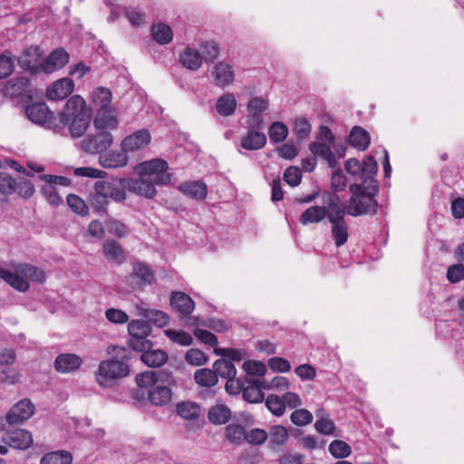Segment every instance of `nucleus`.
Here are the masks:
<instances>
[{"label":"nucleus","instance_id":"nucleus-1","mask_svg":"<svg viewBox=\"0 0 464 464\" xmlns=\"http://www.w3.org/2000/svg\"><path fill=\"white\" fill-rule=\"evenodd\" d=\"M107 353L111 358L101 362L95 372V380L100 386L104 388L112 387L119 379L127 376L130 368L126 362L130 358L128 349L121 346L108 347Z\"/></svg>","mask_w":464,"mask_h":464},{"label":"nucleus","instance_id":"nucleus-2","mask_svg":"<svg viewBox=\"0 0 464 464\" xmlns=\"http://www.w3.org/2000/svg\"><path fill=\"white\" fill-rule=\"evenodd\" d=\"M349 190L352 194L345 205V213L353 217L374 215L377 213L378 203L375 199L379 193L377 181L368 184H351Z\"/></svg>","mask_w":464,"mask_h":464},{"label":"nucleus","instance_id":"nucleus-3","mask_svg":"<svg viewBox=\"0 0 464 464\" xmlns=\"http://www.w3.org/2000/svg\"><path fill=\"white\" fill-rule=\"evenodd\" d=\"M309 150L315 158L322 159L331 168H334L337 163L334 150L339 158L345 154V149L335 143V137L327 126L320 127L316 140L310 143Z\"/></svg>","mask_w":464,"mask_h":464},{"label":"nucleus","instance_id":"nucleus-4","mask_svg":"<svg viewBox=\"0 0 464 464\" xmlns=\"http://www.w3.org/2000/svg\"><path fill=\"white\" fill-rule=\"evenodd\" d=\"M340 197L334 192H324L322 194V206L314 205L306 208L300 216L299 222L303 226L320 223L324 218L329 219V215L339 208Z\"/></svg>","mask_w":464,"mask_h":464},{"label":"nucleus","instance_id":"nucleus-5","mask_svg":"<svg viewBox=\"0 0 464 464\" xmlns=\"http://www.w3.org/2000/svg\"><path fill=\"white\" fill-rule=\"evenodd\" d=\"M168 162L161 159L141 162L137 167L138 174L153 182L154 186H165L170 182Z\"/></svg>","mask_w":464,"mask_h":464},{"label":"nucleus","instance_id":"nucleus-6","mask_svg":"<svg viewBox=\"0 0 464 464\" xmlns=\"http://www.w3.org/2000/svg\"><path fill=\"white\" fill-rule=\"evenodd\" d=\"M345 170L356 180H361L359 184H368L370 181H377L374 176L378 171V165L372 157H367L362 162L354 158L348 159L345 162Z\"/></svg>","mask_w":464,"mask_h":464},{"label":"nucleus","instance_id":"nucleus-7","mask_svg":"<svg viewBox=\"0 0 464 464\" xmlns=\"http://www.w3.org/2000/svg\"><path fill=\"white\" fill-rule=\"evenodd\" d=\"M130 334V347L135 351L142 352L152 347V343L148 339L150 333L149 324L143 320H134L128 325Z\"/></svg>","mask_w":464,"mask_h":464},{"label":"nucleus","instance_id":"nucleus-8","mask_svg":"<svg viewBox=\"0 0 464 464\" xmlns=\"http://www.w3.org/2000/svg\"><path fill=\"white\" fill-rule=\"evenodd\" d=\"M329 222L331 224V234L337 247L345 245L349 238V227L345 220V210L342 206L329 215Z\"/></svg>","mask_w":464,"mask_h":464},{"label":"nucleus","instance_id":"nucleus-9","mask_svg":"<svg viewBox=\"0 0 464 464\" xmlns=\"http://www.w3.org/2000/svg\"><path fill=\"white\" fill-rule=\"evenodd\" d=\"M68 60H18V65L32 75L49 74L63 68Z\"/></svg>","mask_w":464,"mask_h":464},{"label":"nucleus","instance_id":"nucleus-10","mask_svg":"<svg viewBox=\"0 0 464 464\" xmlns=\"http://www.w3.org/2000/svg\"><path fill=\"white\" fill-rule=\"evenodd\" d=\"M210 62L208 71L216 86L225 88L234 82L235 71L229 63L226 60H210Z\"/></svg>","mask_w":464,"mask_h":464},{"label":"nucleus","instance_id":"nucleus-11","mask_svg":"<svg viewBox=\"0 0 464 464\" xmlns=\"http://www.w3.org/2000/svg\"><path fill=\"white\" fill-rule=\"evenodd\" d=\"M113 143V137L110 131L98 130L95 135H90L82 143V149L88 153H102Z\"/></svg>","mask_w":464,"mask_h":464},{"label":"nucleus","instance_id":"nucleus-12","mask_svg":"<svg viewBox=\"0 0 464 464\" xmlns=\"http://www.w3.org/2000/svg\"><path fill=\"white\" fill-rule=\"evenodd\" d=\"M125 179H116L112 180H98L96 183L105 193L109 199L115 202H123L126 199V190L128 187Z\"/></svg>","mask_w":464,"mask_h":464},{"label":"nucleus","instance_id":"nucleus-13","mask_svg":"<svg viewBox=\"0 0 464 464\" xmlns=\"http://www.w3.org/2000/svg\"><path fill=\"white\" fill-rule=\"evenodd\" d=\"M268 107V101L262 97H255L247 102L248 111V127L251 129H262L264 127V120L262 112Z\"/></svg>","mask_w":464,"mask_h":464},{"label":"nucleus","instance_id":"nucleus-14","mask_svg":"<svg viewBox=\"0 0 464 464\" xmlns=\"http://www.w3.org/2000/svg\"><path fill=\"white\" fill-rule=\"evenodd\" d=\"M128 190L140 197L153 198L157 195L156 186L149 179L138 174V178H126Z\"/></svg>","mask_w":464,"mask_h":464},{"label":"nucleus","instance_id":"nucleus-15","mask_svg":"<svg viewBox=\"0 0 464 464\" xmlns=\"http://www.w3.org/2000/svg\"><path fill=\"white\" fill-rule=\"evenodd\" d=\"M3 442L9 447L18 450H26L33 444L31 432L24 429L7 430L2 438Z\"/></svg>","mask_w":464,"mask_h":464},{"label":"nucleus","instance_id":"nucleus-16","mask_svg":"<svg viewBox=\"0 0 464 464\" xmlns=\"http://www.w3.org/2000/svg\"><path fill=\"white\" fill-rule=\"evenodd\" d=\"M34 412V405L28 399H23L15 403L6 414L9 424H19L27 420Z\"/></svg>","mask_w":464,"mask_h":464},{"label":"nucleus","instance_id":"nucleus-17","mask_svg":"<svg viewBox=\"0 0 464 464\" xmlns=\"http://www.w3.org/2000/svg\"><path fill=\"white\" fill-rule=\"evenodd\" d=\"M150 141V134L147 130H140L127 137L121 143L125 152H134L146 147Z\"/></svg>","mask_w":464,"mask_h":464},{"label":"nucleus","instance_id":"nucleus-18","mask_svg":"<svg viewBox=\"0 0 464 464\" xmlns=\"http://www.w3.org/2000/svg\"><path fill=\"white\" fill-rule=\"evenodd\" d=\"M85 101L79 95H73L65 103L60 114V121L63 124H68L72 119L84 115Z\"/></svg>","mask_w":464,"mask_h":464},{"label":"nucleus","instance_id":"nucleus-19","mask_svg":"<svg viewBox=\"0 0 464 464\" xmlns=\"http://www.w3.org/2000/svg\"><path fill=\"white\" fill-rule=\"evenodd\" d=\"M4 95L11 98L24 99L31 97L30 82L28 79L21 77L9 81L2 90Z\"/></svg>","mask_w":464,"mask_h":464},{"label":"nucleus","instance_id":"nucleus-20","mask_svg":"<svg viewBox=\"0 0 464 464\" xmlns=\"http://www.w3.org/2000/svg\"><path fill=\"white\" fill-rule=\"evenodd\" d=\"M74 83L72 79L64 77L51 84L46 90V97L52 101L63 100L73 91Z\"/></svg>","mask_w":464,"mask_h":464},{"label":"nucleus","instance_id":"nucleus-21","mask_svg":"<svg viewBox=\"0 0 464 464\" xmlns=\"http://www.w3.org/2000/svg\"><path fill=\"white\" fill-rule=\"evenodd\" d=\"M172 382V377L161 371H146L136 376V382L140 388H153L159 382L169 384Z\"/></svg>","mask_w":464,"mask_h":464},{"label":"nucleus","instance_id":"nucleus-22","mask_svg":"<svg viewBox=\"0 0 464 464\" xmlns=\"http://www.w3.org/2000/svg\"><path fill=\"white\" fill-rule=\"evenodd\" d=\"M97 130L110 131L117 129L119 121L112 108L97 111L93 120Z\"/></svg>","mask_w":464,"mask_h":464},{"label":"nucleus","instance_id":"nucleus-23","mask_svg":"<svg viewBox=\"0 0 464 464\" xmlns=\"http://www.w3.org/2000/svg\"><path fill=\"white\" fill-rule=\"evenodd\" d=\"M82 360L79 355L74 353H61L54 362V368L57 372L67 373L74 372L80 368Z\"/></svg>","mask_w":464,"mask_h":464},{"label":"nucleus","instance_id":"nucleus-24","mask_svg":"<svg viewBox=\"0 0 464 464\" xmlns=\"http://www.w3.org/2000/svg\"><path fill=\"white\" fill-rule=\"evenodd\" d=\"M170 305L178 311L181 316H187L191 314L195 308V303L189 295L183 292H172L170 296Z\"/></svg>","mask_w":464,"mask_h":464},{"label":"nucleus","instance_id":"nucleus-25","mask_svg":"<svg viewBox=\"0 0 464 464\" xmlns=\"http://www.w3.org/2000/svg\"><path fill=\"white\" fill-rule=\"evenodd\" d=\"M28 119L37 124H44L52 118V112L44 102H35L26 107Z\"/></svg>","mask_w":464,"mask_h":464},{"label":"nucleus","instance_id":"nucleus-26","mask_svg":"<svg viewBox=\"0 0 464 464\" xmlns=\"http://www.w3.org/2000/svg\"><path fill=\"white\" fill-rule=\"evenodd\" d=\"M251 129L241 139V147L247 150H256L263 148L266 142L265 133Z\"/></svg>","mask_w":464,"mask_h":464},{"label":"nucleus","instance_id":"nucleus-27","mask_svg":"<svg viewBox=\"0 0 464 464\" xmlns=\"http://www.w3.org/2000/svg\"><path fill=\"white\" fill-rule=\"evenodd\" d=\"M179 191L184 195L196 199L202 200L207 197L208 188L202 181H188L179 185Z\"/></svg>","mask_w":464,"mask_h":464},{"label":"nucleus","instance_id":"nucleus-28","mask_svg":"<svg viewBox=\"0 0 464 464\" xmlns=\"http://www.w3.org/2000/svg\"><path fill=\"white\" fill-rule=\"evenodd\" d=\"M167 384L159 382L149 392V400L152 404L162 406L170 401L172 392Z\"/></svg>","mask_w":464,"mask_h":464},{"label":"nucleus","instance_id":"nucleus-29","mask_svg":"<svg viewBox=\"0 0 464 464\" xmlns=\"http://www.w3.org/2000/svg\"><path fill=\"white\" fill-rule=\"evenodd\" d=\"M111 92L108 88L97 87L92 93V106L96 111L111 108Z\"/></svg>","mask_w":464,"mask_h":464},{"label":"nucleus","instance_id":"nucleus-30","mask_svg":"<svg viewBox=\"0 0 464 464\" xmlns=\"http://www.w3.org/2000/svg\"><path fill=\"white\" fill-rule=\"evenodd\" d=\"M140 360L149 367L157 368L163 365L168 361V354L160 349H146L142 351Z\"/></svg>","mask_w":464,"mask_h":464},{"label":"nucleus","instance_id":"nucleus-31","mask_svg":"<svg viewBox=\"0 0 464 464\" xmlns=\"http://www.w3.org/2000/svg\"><path fill=\"white\" fill-rule=\"evenodd\" d=\"M15 271L19 273L25 280L29 279L39 284L44 283L45 280L44 271L30 264H17L15 265Z\"/></svg>","mask_w":464,"mask_h":464},{"label":"nucleus","instance_id":"nucleus-32","mask_svg":"<svg viewBox=\"0 0 464 464\" xmlns=\"http://www.w3.org/2000/svg\"><path fill=\"white\" fill-rule=\"evenodd\" d=\"M0 278L4 279L6 283L20 292H26L29 289V283L15 270L14 272L9 269L0 267Z\"/></svg>","mask_w":464,"mask_h":464},{"label":"nucleus","instance_id":"nucleus-33","mask_svg":"<svg viewBox=\"0 0 464 464\" xmlns=\"http://www.w3.org/2000/svg\"><path fill=\"white\" fill-rule=\"evenodd\" d=\"M237 106V100L233 93H225L221 95L216 102L217 111L223 117L231 116Z\"/></svg>","mask_w":464,"mask_h":464},{"label":"nucleus","instance_id":"nucleus-34","mask_svg":"<svg viewBox=\"0 0 464 464\" xmlns=\"http://www.w3.org/2000/svg\"><path fill=\"white\" fill-rule=\"evenodd\" d=\"M103 253L108 259L117 265L122 264L126 260V255L122 247L115 240H106L104 242Z\"/></svg>","mask_w":464,"mask_h":464},{"label":"nucleus","instance_id":"nucleus-35","mask_svg":"<svg viewBox=\"0 0 464 464\" xmlns=\"http://www.w3.org/2000/svg\"><path fill=\"white\" fill-rule=\"evenodd\" d=\"M128 152L111 151L110 153L101 156L100 160L104 168H121L127 165L129 158Z\"/></svg>","mask_w":464,"mask_h":464},{"label":"nucleus","instance_id":"nucleus-36","mask_svg":"<svg viewBox=\"0 0 464 464\" xmlns=\"http://www.w3.org/2000/svg\"><path fill=\"white\" fill-rule=\"evenodd\" d=\"M348 141L359 150H364L370 144V135L362 127H354L350 132Z\"/></svg>","mask_w":464,"mask_h":464},{"label":"nucleus","instance_id":"nucleus-37","mask_svg":"<svg viewBox=\"0 0 464 464\" xmlns=\"http://www.w3.org/2000/svg\"><path fill=\"white\" fill-rule=\"evenodd\" d=\"M130 277L139 279L141 285H151L155 280L153 272L141 262L134 263L133 273L130 275Z\"/></svg>","mask_w":464,"mask_h":464},{"label":"nucleus","instance_id":"nucleus-38","mask_svg":"<svg viewBox=\"0 0 464 464\" xmlns=\"http://www.w3.org/2000/svg\"><path fill=\"white\" fill-rule=\"evenodd\" d=\"M194 380L199 386L207 388L214 387L218 382L214 369L210 370L208 368L197 370L194 373Z\"/></svg>","mask_w":464,"mask_h":464},{"label":"nucleus","instance_id":"nucleus-39","mask_svg":"<svg viewBox=\"0 0 464 464\" xmlns=\"http://www.w3.org/2000/svg\"><path fill=\"white\" fill-rule=\"evenodd\" d=\"M151 35L160 44H168L172 41V29L163 23L153 24L151 27Z\"/></svg>","mask_w":464,"mask_h":464},{"label":"nucleus","instance_id":"nucleus-40","mask_svg":"<svg viewBox=\"0 0 464 464\" xmlns=\"http://www.w3.org/2000/svg\"><path fill=\"white\" fill-rule=\"evenodd\" d=\"M72 461V454L67 450H57L44 454L40 464H71Z\"/></svg>","mask_w":464,"mask_h":464},{"label":"nucleus","instance_id":"nucleus-41","mask_svg":"<svg viewBox=\"0 0 464 464\" xmlns=\"http://www.w3.org/2000/svg\"><path fill=\"white\" fill-rule=\"evenodd\" d=\"M247 385L245 387L243 385L242 393L243 398L251 403L261 402L264 398V392H261V389L258 388V385L253 382L252 377L246 379Z\"/></svg>","mask_w":464,"mask_h":464},{"label":"nucleus","instance_id":"nucleus-42","mask_svg":"<svg viewBox=\"0 0 464 464\" xmlns=\"http://www.w3.org/2000/svg\"><path fill=\"white\" fill-rule=\"evenodd\" d=\"M213 369L217 373V377L226 380L235 378L237 370L232 362L227 359H218L213 364Z\"/></svg>","mask_w":464,"mask_h":464},{"label":"nucleus","instance_id":"nucleus-43","mask_svg":"<svg viewBox=\"0 0 464 464\" xmlns=\"http://www.w3.org/2000/svg\"><path fill=\"white\" fill-rule=\"evenodd\" d=\"M316 416L318 417V420L314 423L316 431L323 435L334 434L336 429L335 424L328 415L324 414L323 409L317 411Z\"/></svg>","mask_w":464,"mask_h":464},{"label":"nucleus","instance_id":"nucleus-44","mask_svg":"<svg viewBox=\"0 0 464 464\" xmlns=\"http://www.w3.org/2000/svg\"><path fill=\"white\" fill-rule=\"evenodd\" d=\"M110 199L105 195L99 185L95 182L93 192L90 196V204L96 211H105Z\"/></svg>","mask_w":464,"mask_h":464},{"label":"nucleus","instance_id":"nucleus-45","mask_svg":"<svg viewBox=\"0 0 464 464\" xmlns=\"http://www.w3.org/2000/svg\"><path fill=\"white\" fill-rule=\"evenodd\" d=\"M178 414L186 420H195L200 414V407L192 401L180 402L177 406Z\"/></svg>","mask_w":464,"mask_h":464},{"label":"nucleus","instance_id":"nucleus-46","mask_svg":"<svg viewBox=\"0 0 464 464\" xmlns=\"http://www.w3.org/2000/svg\"><path fill=\"white\" fill-rule=\"evenodd\" d=\"M230 418V410L225 405H216L209 409L208 420L214 424L226 423Z\"/></svg>","mask_w":464,"mask_h":464},{"label":"nucleus","instance_id":"nucleus-47","mask_svg":"<svg viewBox=\"0 0 464 464\" xmlns=\"http://www.w3.org/2000/svg\"><path fill=\"white\" fill-rule=\"evenodd\" d=\"M329 452L335 459H344L351 455V446L343 440H335L329 444Z\"/></svg>","mask_w":464,"mask_h":464},{"label":"nucleus","instance_id":"nucleus-48","mask_svg":"<svg viewBox=\"0 0 464 464\" xmlns=\"http://www.w3.org/2000/svg\"><path fill=\"white\" fill-rule=\"evenodd\" d=\"M164 333L166 336L175 343L182 346H188L192 343V336L185 331L167 329Z\"/></svg>","mask_w":464,"mask_h":464},{"label":"nucleus","instance_id":"nucleus-49","mask_svg":"<svg viewBox=\"0 0 464 464\" xmlns=\"http://www.w3.org/2000/svg\"><path fill=\"white\" fill-rule=\"evenodd\" d=\"M288 134V129L286 125L280 121L272 123L269 128V138L273 142H282L285 140Z\"/></svg>","mask_w":464,"mask_h":464},{"label":"nucleus","instance_id":"nucleus-50","mask_svg":"<svg viewBox=\"0 0 464 464\" xmlns=\"http://www.w3.org/2000/svg\"><path fill=\"white\" fill-rule=\"evenodd\" d=\"M68 124L70 125V132L72 136L78 138L86 131L89 121L84 115H82L72 119Z\"/></svg>","mask_w":464,"mask_h":464},{"label":"nucleus","instance_id":"nucleus-51","mask_svg":"<svg viewBox=\"0 0 464 464\" xmlns=\"http://www.w3.org/2000/svg\"><path fill=\"white\" fill-rule=\"evenodd\" d=\"M226 437L232 443H240L245 440L246 430L243 426L232 423L226 428Z\"/></svg>","mask_w":464,"mask_h":464},{"label":"nucleus","instance_id":"nucleus-52","mask_svg":"<svg viewBox=\"0 0 464 464\" xmlns=\"http://www.w3.org/2000/svg\"><path fill=\"white\" fill-rule=\"evenodd\" d=\"M270 440L276 445H283L288 440L287 430L282 425H275L269 431Z\"/></svg>","mask_w":464,"mask_h":464},{"label":"nucleus","instance_id":"nucleus-53","mask_svg":"<svg viewBox=\"0 0 464 464\" xmlns=\"http://www.w3.org/2000/svg\"><path fill=\"white\" fill-rule=\"evenodd\" d=\"M243 369L251 377L254 375L263 376L266 372V365L258 361H246L243 363Z\"/></svg>","mask_w":464,"mask_h":464},{"label":"nucleus","instance_id":"nucleus-54","mask_svg":"<svg viewBox=\"0 0 464 464\" xmlns=\"http://www.w3.org/2000/svg\"><path fill=\"white\" fill-rule=\"evenodd\" d=\"M208 359V356L198 349H189L185 354L186 362L194 366L205 364Z\"/></svg>","mask_w":464,"mask_h":464},{"label":"nucleus","instance_id":"nucleus-55","mask_svg":"<svg viewBox=\"0 0 464 464\" xmlns=\"http://www.w3.org/2000/svg\"><path fill=\"white\" fill-rule=\"evenodd\" d=\"M268 410L276 416H282L285 412L283 399L277 395H269L266 400Z\"/></svg>","mask_w":464,"mask_h":464},{"label":"nucleus","instance_id":"nucleus-56","mask_svg":"<svg viewBox=\"0 0 464 464\" xmlns=\"http://www.w3.org/2000/svg\"><path fill=\"white\" fill-rule=\"evenodd\" d=\"M67 204L73 212L79 215L85 216L88 213V208L85 202L74 194L67 196Z\"/></svg>","mask_w":464,"mask_h":464},{"label":"nucleus","instance_id":"nucleus-57","mask_svg":"<svg viewBox=\"0 0 464 464\" xmlns=\"http://www.w3.org/2000/svg\"><path fill=\"white\" fill-rule=\"evenodd\" d=\"M291 421L297 426H304L312 422L313 415L305 409L295 410L290 416Z\"/></svg>","mask_w":464,"mask_h":464},{"label":"nucleus","instance_id":"nucleus-58","mask_svg":"<svg viewBox=\"0 0 464 464\" xmlns=\"http://www.w3.org/2000/svg\"><path fill=\"white\" fill-rule=\"evenodd\" d=\"M15 179L5 172H0V193L11 195L15 192Z\"/></svg>","mask_w":464,"mask_h":464},{"label":"nucleus","instance_id":"nucleus-59","mask_svg":"<svg viewBox=\"0 0 464 464\" xmlns=\"http://www.w3.org/2000/svg\"><path fill=\"white\" fill-rule=\"evenodd\" d=\"M42 193L53 206H58L63 202L56 188L52 184H46L42 188Z\"/></svg>","mask_w":464,"mask_h":464},{"label":"nucleus","instance_id":"nucleus-60","mask_svg":"<svg viewBox=\"0 0 464 464\" xmlns=\"http://www.w3.org/2000/svg\"><path fill=\"white\" fill-rule=\"evenodd\" d=\"M447 279L451 284L459 283L460 280L464 279V265L455 264L450 266L447 270Z\"/></svg>","mask_w":464,"mask_h":464},{"label":"nucleus","instance_id":"nucleus-61","mask_svg":"<svg viewBox=\"0 0 464 464\" xmlns=\"http://www.w3.org/2000/svg\"><path fill=\"white\" fill-rule=\"evenodd\" d=\"M294 131L298 139L307 138L311 132V125L307 120L299 118L295 121Z\"/></svg>","mask_w":464,"mask_h":464},{"label":"nucleus","instance_id":"nucleus-62","mask_svg":"<svg viewBox=\"0 0 464 464\" xmlns=\"http://www.w3.org/2000/svg\"><path fill=\"white\" fill-rule=\"evenodd\" d=\"M107 228L111 234L119 237H124L129 233L128 227L122 222L115 219H110L107 222Z\"/></svg>","mask_w":464,"mask_h":464},{"label":"nucleus","instance_id":"nucleus-63","mask_svg":"<svg viewBox=\"0 0 464 464\" xmlns=\"http://www.w3.org/2000/svg\"><path fill=\"white\" fill-rule=\"evenodd\" d=\"M201 47V58H218L219 54L218 44L214 41L203 42Z\"/></svg>","mask_w":464,"mask_h":464},{"label":"nucleus","instance_id":"nucleus-64","mask_svg":"<svg viewBox=\"0 0 464 464\" xmlns=\"http://www.w3.org/2000/svg\"><path fill=\"white\" fill-rule=\"evenodd\" d=\"M302 179V172L296 167H289L284 172V180L292 187L299 185Z\"/></svg>","mask_w":464,"mask_h":464}]
</instances>
